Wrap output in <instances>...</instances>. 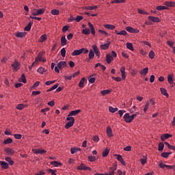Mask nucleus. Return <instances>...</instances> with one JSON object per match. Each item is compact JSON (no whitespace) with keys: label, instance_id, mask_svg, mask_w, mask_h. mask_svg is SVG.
I'll use <instances>...</instances> for the list:
<instances>
[{"label":"nucleus","instance_id":"1","mask_svg":"<svg viewBox=\"0 0 175 175\" xmlns=\"http://www.w3.org/2000/svg\"><path fill=\"white\" fill-rule=\"evenodd\" d=\"M92 49L89 51L88 58L89 59H94L95 55L98 58L100 57V51L98 49V46L96 44L92 45Z\"/></svg>","mask_w":175,"mask_h":175},{"label":"nucleus","instance_id":"2","mask_svg":"<svg viewBox=\"0 0 175 175\" xmlns=\"http://www.w3.org/2000/svg\"><path fill=\"white\" fill-rule=\"evenodd\" d=\"M135 117H137V114L133 113L130 116L129 113H126L124 115L123 120L125 121V122L129 124V122H132L133 120H135Z\"/></svg>","mask_w":175,"mask_h":175},{"label":"nucleus","instance_id":"3","mask_svg":"<svg viewBox=\"0 0 175 175\" xmlns=\"http://www.w3.org/2000/svg\"><path fill=\"white\" fill-rule=\"evenodd\" d=\"M43 55H44V52H40L37 57L35 58V61H34V64H36V65H38V64H39V62H46L47 60L46 59V58H44V57H43Z\"/></svg>","mask_w":175,"mask_h":175},{"label":"nucleus","instance_id":"4","mask_svg":"<svg viewBox=\"0 0 175 175\" xmlns=\"http://www.w3.org/2000/svg\"><path fill=\"white\" fill-rule=\"evenodd\" d=\"M114 58H117V53H116V51H112L111 55H110V54L106 55L107 64H111V62L114 61Z\"/></svg>","mask_w":175,"mask_h":175},{"label":"nucleus","instance_id":"5","mask_svg":"<svg viewBox=\"0 0 175 175\" xmlns=\"http://www.w3.org/2000/svg\"><path fill=\"white\" fill-rule=\"evenodd\" d=\"M66 120L69 122L65 124L64 128L66 129H69V128H72L75 125V118L68 116Z\"/></svg>","mask_w":175,"mask_h":175},{"label":"nucleus","instance_id":"6","mask_svg":"<svg viewBox=\"0 0 175 175\" xmlns=\"http://www.w3.org/2000/svg\"><path fill=\"white\" fill-rule=\"evenodd\" d=\"M120 72L122 75V78L121 77H113L112 79L115 80V81L120 82L121 80H125L126 79V75H125V67H123L120 69Z\"/></svg>","mask_w":175,"mask_h":175},{"label":"nucleus","instance_id":"7","mask_svg":"<svg viewBox=\"0 0 175 175\" xmlns=\"http://www.w3.org/2000/svg\"><path fill=\"white\" fill-rule=\"evenodd\" d=\"M11 66L14 72H17L20 70V68H21V63H20L18 59H14Z\"/></svg>","mask_w":175,"mask_h":175},{"label":"nucleus","instance_id":"8","mask_svg":"<svg viewBox=\"0 0 175 175\" xmlns=\"http://www.w3.org/2000/svg\"><path fill=\"white\" fill-rule=\"evenodd\" d=\"M44 12H46L44 8L34 9V12L31 13V16H42V14H44Z\"/></svg>","mask_w":175,"mask_h":175},{"label":"nucleus","instance_id":"9","mask_svg":"<svg viewBox=\"0 0 175 175\" xmlns=\"http://www.w3.org/2000/svg\"><path fill=\"white\" fill-rule=\"evenodd\" d=\"M126 31H127V32H130V33H139L140 31L138 29H135L131 26L126 27Z\"/></svg>","mask_w":175,"mask_h":175},{"label":"nucleus","instance_id":"10","mask_svg":"<svg viewBox=\"0 0 175 175\" xmlns=\"http://www.w3.org/2000/svg\"><path fill=\"white\" fill-rule=\"evenodd\" d=\"M77 170H89V172H91L92 169L84 165V163H81V165L77 167Z\"/></svg>","mask_w":175,"mask_h":175},{"label":"nucleus","instance_id":"11","mask_svg":"<svg viewBox=\"0 0 175 175\" xmlns=\"http://www.w3.org/2000/svg\"><path fill=\"white\" fill-rule=\"evenodd\" d=\"M148 18L150 21H152V23H161V19L158 17L149 16Z\"/></svg>","mask_w":175,"mask_h":175},{"label":"nucleus","instance_id":"12","mask_svg":"<svg viewBox=\"0 0 175 175\" xmlns=\"http://www.w3.org/2000/svg\"><path fill=\"white\" fill-rule=\"evenodd\" d=\"M114 157H116L117 161L120 162V163H122L123 166H125L126 165V163H125V161H124V159H122V156H121L120 154H116Z\"/></svg>","mask_w":175,"mask_h":175},{"label":"nucleus","instance_id":"13","mask_svg":"<svg viewBox=\"0 0 175 175\" xmlns=\"http://www.w3.org/2000/svg\"><path fill=\"white\" fill-rule=\"evenodd\" d=\"M167 82L169 84H173L174 83V75L170 74L167 77Z\"/></svg>","mask_w":175,"mask_h":175},{"label":"nucleus","instance_id":"14","mask_svg":"<svg viewBox=\"0 0 175 175\" xmlns=\"http://www.w3.org/2000/svg\"><path fill=\"white\" fill-rule=\"evenodd\" d=\"M79 113H81V109H77L75 111H71L68 115V117H72L73 116H77Z\"/></svg>","mask_w":175,"mask_h":175},{"label":"nucleus","instance_id":"15","mask_svg":"<svg viewBox=\"0 0 175 175\" xmlns=\"http://www.w3.org/2000/svg\"><path fill=\"white\" fill-rule=\"evenodd\" d=\"M67 65L68 64H66V62L62 61V62H59V63H57V68L59 69H62L64 68H66Z\"/></svg>","mask_w":175,"mask_h":175},{"label":"nucleus","instance_id":"16","mask_svg":"<svg viewBox=\"0 0 175 175\" xmlns=\"http://www.w3.org/2000/svg\"><path fill=\"white\" fill-rule=\"evenodd\" d=\"M83 10H96L98 9V5L92 6H84L83 7Z\"/></svg>","mask_w":175,"mask_h":175},{"label":"nucleus","instance_id":"17","mask_svg":"<svg viewBox=\"0 0 175 175\" xmlns=\"http://www.w3.org/2000/svg\"><path fill=\"white\" fill-rule=\"evenodd\" d=\"M110 44H111L110 42H109L108 43L100 44V50H107V49H109V47H110Z\"/></svg>","mask_w":175,"mask_h":175},{"label":"nucleus","instance_id":"18","mask_svg":"<svg viewBox=\"0 0 175 175\" xmlns=\"http://www.w3.org/2000/svg\"><path fill=\"white\" fill-rule=\"evenodd\" d=\"M4 151L8 154V155H13V154L15 152L14 150H13L12 148H5Z\"/></svg>","mask_w":175,"mask_h":175},{"label":"nucleus","instance_id":"19","mask_svg":"<svg viewBox=\"0 0 175 175\" xmlns=\"http://www.w3.org/2000/svg\"><path fill=\"white\" fill-rule=\"evenodd\" d=\"M71 54L72 57L80 55L81 54H83V51L81 50V49L78 50H75Z\"/></svg>","mask_w":175,"mask_h":175},{"label":"nucleus","instance_id":"20","mask_svg":"<svg viewBox=\"0 0 175 175\" xmlns=\"http://www.w3.org/2000/svg\"><path fill=\"white\" fill-rule=\"evenodd\" d=\"M163 5H165V6H168L169 8H173L175 6V2L174 1H165L163 3Z\"/></svg>","mask_w":175,"mask_h":175},{"label":"nucleus","instance_id":"21","mask_svg":"<svg viewBox=\"0 0 175 175\" xmlns=\"http://www.w3.org/2000/svg\"><path fill=\"white\" fill-rule=\"evenodd\" d=\"M107 135L108 137H113V130H111V127L107 126Z\"/></svg>","mask_w":175,"mask_h":175},{"label":"nucleus","instance_id":"22","mask_svg":"<svg viewBox=\"0 0 175 175\" xmlns=\"http://www.w3.org/2000/svg\"><path fill=\"white\" fill-rule=\"evenodd\" d=\"M25 32L24 31H18L16 33H15V36L16 38H25Z\"/></svg>","mask_w":175,"mask_h":175},{"label":"nucleus","instance_id":"23","mask_svg":"<svg viewBox=\"0 0 175 175\" xmlns=\"http://www.w3.org/2000/svg\"><path fill=\"white\" fill-rule=\"evenodd\" d=\"M109 170H110L109 173L114 175V172H116V170H117V164L113 163V166L109 167Z\"/></svg>","mask_w":175,"mask_h":175},{"label":"nucleus","instance_id":"24","mask_svg":"<svg viewBox=\"0 0 175 175\" xmlns=\"http://www.w3.org/2000/svg\"><path fill=\"white\" fill-rule=\"evenodd\" d=\"M33 152H34V154H46V152H47V151H46V150H42V149H33Z\"/></svg>","mask_w":175,"mask_h":175},{"label":"nucleus","instance_id":"25","mask_svg":"<svg viewBox=\"0 0 175 175\" xmlns=\"http://www.w3.org/2000/svg\"><path fill=\"white\" fill-rule=\"evenodd\" d=\"M110 152V148H106L102 152V157H103V158H106V157H107V155H109V153Z\"/></svg>","mask_w":175,"mask_h":175},{"label":"nucleus","instance_id":"26","mask_svg":"<svg viewBox=\"0 0 175 175\" xmlns=\"http://www.w3.org/2000/svg\"><path fill=\"white\" fill-rule=\"evenodd\" d=\"M103 27L106 28V29H110V30L116 29V25H114L105 24L103 25Z\"/></svg>","mask_w":175,"mask_h":175},{"label":"nucleus","instance_id":"27","mask_svg":"<svg viewBox=\"0 0 175 175\" xmlns=\"http://www.w3.org/2000/svg\"><path fill=\"white\" fill-rule=\"evenodd\" d=\"M148 73V68H144L142 70L139 71V74L142 75V76H146Z\"/></svg>","mask_w":175,"mask_h":175},{"label":"nucleus","instance_id":"28","mask_svg":"<svg viewBox=\"0 0 175 175\" xmlns=\"http://www.w3.org/2000/svg\"><path fill=\"white\" fill-rule=\"evenodd\" d=\"M37 72L40 73V75H44V73L47 72V70H46V68L44 67H40L38 68Z\"/></svg>","mask_w":175,"mask_h":175},{"label":"nucleus","instance_id":"29","mask_svg":"<svg viewBox=\"0 0 175 175\" xmlns=\"http://www.w3.org/2000/svg\"><path fill=\"white\" fill-rule=\"evenodd\" d=\"M169 137H172V135L166 133L161 136V142H165V140H166V139H169Z\"/></svg>","mask_w":175,"mask_h":175},{"label":"nucleus","instance_id":"30","mask_svg":"<svg viewBox=\"0 0 175 175\" xmlns=\"http://www.w3.org/2000/svg\"><path fill=\"white\" fill-rule=\"evenodd\" d=\"M160 91L163 95L166 96V98H169V94L167 93V90L166 89L161 88Z\"/></svg>","mask_w":175,"mask_h":175},{"label":"nucleus","instance_id":"31","mask_svg":"<svg viewBox=\"0 0 175 175\" xmlns=\"http://www.w3.org/2000/svg\"><path fill=\"white\" fill-rule=\"evenodd\" d=\"M88 160L89 162H96V161H98V158L95 156L90 155L88 157Z\"/></svg>","mask_w":175,"mask_h":175},{"label":"nucleus","instance_id":"32","mask_svg":"<svg viewBox=\"0 0 175 175\" xmlns=\"http://www.w3.org/2000/svg\"><path fill=\"white\" fill-rule=\"evenodd\" d=\"M68 40H66V37L63 36L61 38V45L62 46H66Z\"/></svg>","mask_w":175,"mask_h":175},{"label":"nucleus","instance_id":"33","mask_svg":"<svg viewBox=\"0 0 175 175\" xmlns=\"http://www.w3.org/2000/svg\"><path fill=\"white\" fill-rule=\"evenodd\" d=\"M89 27L90 28L91 33L92 35H95V27H94V25L91 23V22L88 23Z\"/></svg>","mask_w":175,"mask_h":175},{"label":"nucleus","instance_id":"34","mask_svg":"<svg viewBox=\"0 0 175 175\" xmlns=\"http://www.w3.org/2000/svg\"><path fill=\"white\" fill-rule=\"evenodd\" d=\"M33 22L30 21L28 25L24 28V31H31V28H32V25Z\"/></svg>","mask_w":175,"mask_h":175},{"label":"nucleus","instance_id":"35","mask_svg":"<svg viewBox=\"0 0 175 175\" xmlns=\"http://www.w3.org/2000/svg\"><path fill=\"white\" fill-rule=\"evenodd\" d=\"M0 165L2 169H8L9 167V164L5 161H0Z\"/></svg>","mask_w":175,"mask_h":175},{"label":"nucleus","instance_id":"36","mask_svg":"<svg viewBox=\"0 0 175 175\" xmlns=\"http://www.w3.org/2000/svg\"><path fill=\"white\" fill-rule=\"evenodd\" d=\"M115 33H116V35H122L123 36H125V35H126V31L125 30H122L120 31H118V30H115Z\"/></svg>","mask_w":175,"mask_h":175},{"label":"nucleus","instance_id":"37","mask_svg":"<svg viewBox=\"0 0 175 175\" xmlns=\"http://www.w3.org/2000/svg\"><path fill=\"white\" fill-rule=\"evenodd\" d=\"M45 40H47V35L43 34L40 37L39 42L42 43V42H44Z\"/></svg>","mask_w":175,"mask_h":175},{"label":"nucleus","instance_id":"38","mask_svg":"<svg viewBox=\"0 0 175 175\" xmlns=\"http://www.w3.org/2000/svg\"><path fill=\"white\" fill-rule=\"evenodd\" d=\"M11 143H13V139L12 138H8L5 140L3 141V144L6 146L7 144H11Z\"/></svg>","mask_w":175,"mask_h":175},{"label":"nucleus","instance_id":"39","mask_svg":"<svg viewBox=\"0 0 175 175\" xmlns=\"http://www.w3.org/2000/svg\"><path fill=\"white\" fill-rule=\"evenodd\" d=\"M51 165H53L55 167H58V166H62V163L58 161H51Z\"/></svg>","mask_w":175,"mask_h":175},{"label":"nucleus","instance_id":"40","mask_svg":"<svg viewBox=\"0 0 175 175\" xmlns=\"http://www.w3.org/2000/svg\"><path fill=\"white\" fill-rule=\"evenodd\" d=\"M19 81L21 83H24V84L27 83V78H25V75L23 74L21 77L19 79Z\"/></svg>","mask_w":175,"mask_h":175},{"label":"nucleus","instance_id":"41","mask_svg":"<svg viewBox=\"0 0 175 175\" xmlns=\"http://www.w3.org/2000/svg\"><path fill=\"white\" fill-rule=\"evenodd\" d=\"M157 10L161 11V10H167L169 8L163 5H159L156 8Z\"/></svg>","mask_w":175,"mask_h":175},{"label":"nucleus","instance_id":"42","mask_svg":"<svg viewBox=\"0 0 175 175\" xmlns=\"http://www.w3.org/2000/svg\"><path fill=\"white\" fill-rule=\"evenodd\" d=\"M140 162L142 165H144L145 163H147V157L146 156H142L140 159Z\"/></svg>","mask_w":175,"mask_h":175},{"label":"nucleus","instance_id":"43","mask_svg":"<svg viewBox=\"0 0 175 175\" xmlns=\"http://www.w3.org/2000/svg\"><path fill=\"white\" fill-rule=\"evenodd\" d=\"M27 105H24V104H19L16 106V109L17 110H23V109H25V107H27Z\"/></svg>","mask_w":175,"mask_h":175},{"label":"nucleus","instance_id":"44","mask_svg":"<svg viewBox=\"0 0 175 175\" xmlns=\"http://www.w3.org/2000/svg\"><path fill=\"white\" fill-rule=\"evenodd\" d=\"M126 49H128L129 50H131V51H133L134 49H133V45L132 44V43L127 42L126 44Z\"/></svg>","mask_w":175,"mask_h":175},{"label":"nucleus","instance_id":"45","mask_svg":"<svg viewBox=\"0 0 175 175\" xmlns=\"http://www.w3.org/2000/svg\"><path fill=\"white\" fill-rule=\"evenodd\" d=\"M84 83H85V78H82L79 83V87H80V88H83V87H84Z\"/></svg>","mask_w":175,"mask_h":175},{"label":"nucleus","instance_id":"46","mask_svg":"<svg viewBox=\"0 0 175 175\" xmlns=\"http://www.w3.org/2000/svg\"><path fill=\"white\" fill-rule=\"evenodd\" d=\"M110 92H111L110 90H104L100 92V94L103 95V96H105V95H107L110 94Z\"/></svg>","mask_w":175,"mask_h":175},{"label":"nucleus","instance_id":"47","mask_svg":"<svg viewBox=\"0 0 175 175\" xmlns=\"http://www.w3.org/2000/svg\"><path fill=\"white\" fill-rule=\"evenodd\" d=\"M109 113H116V111H118V108L117 107H109Z\"/></svg>","mask_w":175,"mask_h":175},{"label":"nucleus","instance_id":"48","mask_svg":"<svg viewBox=\"0 0 175 175\" xmlns=\"http://www.w3.org/2000/svg\"><path fill=\"white\" fill-rule=\"evenodd\" d=\"M98 33H100L103 36H107L109 35V33L107 31L102 30V29H98Z\"/></svg>","mask_w":175,"mask_h":175},{"label":"nucleus","instance_id":"49","mask_svg":"<svg viewBox=\"0 0 175 175\" xmlns=\"http://www.w3.org/2000/svg\"><path fill=\"white\" fill-rule=\"evenodd\" d=\"M163 148H165V144L162 142H160L159 144L158 150L159 151H163Z\"/></svg>","mask_w":175,"mask_h":175},{"label":"nucleus","instance_id":"50","mask_svg":"<svg viewBox=\"0 0 175 175\" xmlns=\"http://www.w3.org/2000/svg\"><path fill=\"white\" fill-rule=\"evenodd\" d=\"M51 14H53V16H58V14H59V10H56V9L52 10L51 11Z\"/></svg>","mask_w":175,"mask_h":175},{"label":"nucleus","instance_id":"51","mask_svg":"<svg viewBox=\"0 0 175 175\" xmlns=\"http://www.w3.org/2000/svg\"><path fill=\"white\" fill-rule=\"evenodd\" d=\"M60 53H61L62 57H63V58H65L66 55V50L65 49V48H62L60 51Z\"/></svg>","mask_w":175,"mask_h":175},{"label":"nucleus","instance_id":"52","mask_svg":"<svg viewBox=\"0 0 175 175\" xmlns=\"http://www.w3.org/2000/svg\"><path fill=\"white\" fill-rule=\"evenodd\" d=\"M82 33H84V35H90V30L88 28L83 29L82 30Z\"/></svg>","mask_w":175,"mask_h":175},{"label":"nucleus","instance_id":"53","mask_svg":"<svg viewBox=\"0 0 175 175\" xmlns=\"http://www.w3.org/2000/svg\"><path fill=\"white\" fill-rule=\"evenodd\" d=\"M5 161L6 162H8V163L11 165L14 164V162L13 161V160H12V158L10 157H6Z\"/></svg>","mask_w":175,"mask_h":175},{"label":"nucleus","instance_id":"54","mask_svg":"<svg viewBox=\"0 0 175 175\" xmlns=\"http://www.w3.org/2000/svg\"><path fill=\"white\" fill-rule=\"evenodd\" d=\"M150 106V102H146V105L144 107V113H147V110H148V107Z\"/></svg>","mask_w":175,"mask_h":175},{"label":"nucleus","instance_id":"55","mask_svg":"<svg viewBox=\"0 0 175 175\" xmlns=\"http://www.w3.org/2000/svg\"><path fill=\"white\" fill-rule=\"evenodd\" d=\"M47 172L48 173H51L52 175H57V170L53 169H48Z\"/></svg>","mask_w":175,"mask_h":175},{"label":"nucleus","instance_id":"56","mask_svg":"<svg viewBox=\"0 0 175 175\" xmlns=\"http://www.w3.org/2000/svg\"><path fill=\"white\" fill-rule=\"evenodd\" d=\"M154 57H155V53H154V51H150L149 52V58H150V59H154Z\"/></svg>","mask_w":175,"mask_h":175},{"label":"nucleus","instance_id":"57","mask_svg":"<svg viewBox=\"0 0 175 175\" xmlns=\"http://www.w3.org/2000/svg\"><path fill=\"white\" fill-rule=\"evenodd\" d=\"M83 18H84V17L83 16H77L75 18V21H76V23H80V21H81V20H83Z\"/></svg>","mask_w":175,"mask_h":175},{"label":"nucleus","instance_id":"58","mask_svg":"<svg viewBox=\"0 0 175 175\" xmlns=\"http://www.w3.org/2000/svg\"><path fill=\"white\" fill-rule=\"evenodd\" d=\"M169 155H170V152H163L161 153V156L163 158H169Z\"/></svg>","mask_w":175,"mask_h":175},{"label":"nucleus","instance_id":"59","mask_svg":"<svg viewBox=\"0 0 175 175\" xmlns=\"http://www.w3.org/2000/svg\"><path fill=\"white\" fill-rule=\"evenodd\" d=\"M138 13L139 14H149L148 12H147L142 9H138Z\"/></svg>","mask_w":175,"mask_h":175},{"label":"nucleus","instance_id":"60","mask_svg":"<svg viewBox=\"0 0 175 175\" xmlns=\"http://www.w3.org/2000/svg\"><path fill=\"white\" fill-rule=\"evenodd\" d=\"M14 137L15 139H17V140H20L21 137H23V135H21V134H14Z\"/></svg>","mask_w":175,"mask_h":175},{"label":"nucleus","instance_id":"61","mask_svg":"<svg viewBox=\"0 0 175 175\" xmlns=\"http://www.w3.org/2000/svg\"><path fill=\"white\" fill-rule=\"evenodd\" d=\"M93 141H94L96 143H98V142H99V136L98 135L93 136Z\"/></svg>","mask_w":175,"mask_h":175},{"label":"nucleus","instance_id":"62","mask_svg":"<svg viewBox=\"0 0 175 175\" xmlns=\"http://www.w3.org/2000/svg\"><path fill=\"white\" fill-rule=\"evenodd\" d=\"M55 83V81H47L45 82V84L46 85H51V84H54Z\"/></svg>","mask_w":175,"mask_h":175},{"label":"nucleus","instance_id":"63","mask_svg":"<svg viewBox=\"0 0 175 175\" xmlns=\"http://www.w3.org/2000/svg\"><path fill=\"white\" fill-rule=\"evenodd\" d=\"M50 110V108H45V109H41V113H43L44 114V116H46V111H49Z\"/></svg>","mask_w":175,"mask_h":175},{"label":"nucleus","instance_id":"64","mask_svg":"<svg viewBox=\"0 0 175 175\" xmlns=\"http://www.w3.org/2000/svg\"><path fill=\"white\" fill-rule=\"evenodd\" d=\"M75 152H77V148H70V153L71 154H75Z\"/></svg>","mask_w":175,"mask_h":175}]
</instances>
